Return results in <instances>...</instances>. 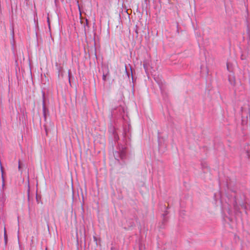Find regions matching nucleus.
<instances>
[{
	"label": "nucleus",
	"mask_w": 250,
	"mask_h": 250,
	"mask_svg": "<svg viewBox=\"0 0 250 250\" xmlns=\"http://www.w3.org/2000/svg\"><path fill=\"white\" fill-rule=\"evenodd\" d=\"M4 237H5V239H6V238H7V236H6V230H5V229L4 228Z\"/></svg>",
	"instance_id": "nucleus-2"
},
{
	"label": "nucleus",
	"mask_w": 250,
	"mask_h": 250,
	"mask_svg": "<svg viewBox=\"0 0 250 250\" xmlns=\"http://www.w3.org/2000/svg\"><path fill=\"white\" fill-rule=\"evenodd\" d=\"M22 164L21 163L20 161H19V166H18V169L19 171H21V173H22V171L21 170V167Z\"/></svg>",
	"instance_id": "nucleus-1"
},
{
	"label": "nucleus",
	"mask_w": 250,
	"mask_h": 250,
	"mask_svg": "<svg viewBox=\"0 0 250 250\" xmlns=\"http://www.w3.org/2000/svg\"><path fill=\"white\" fill-rule=\"evenodd\" d=\"M1 170L2 173H3V167L2 166H1Z\"/></svg>",
	"instance_id": "nucleus-3"
},
{
	"label": "nucleus",
	"mask_w": 250,
	"mask_h": 250,
	"mask_svg": "<svg viewBox=\"0 0 250 250\" xmlns=\"http://www.w3.org/2000/svg\"><path fill=\"white\" fill-rule=\"evenodd\" d=\"M47 19H48V24L49 25V24H50V23H49V18H47Z\"/></svg>",
	"instance_id": "nucleus-4"
}]
</instances>
